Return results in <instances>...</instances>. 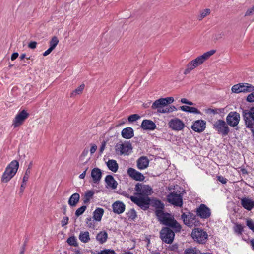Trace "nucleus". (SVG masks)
Wrapping results in <instances>:
<instances>
[{
	"label": "nucleus",
	"mask_w": 254,
	"mask_h": 254,
	"mask_svg": "<svg viewBox=\"0 0 254 254\" xmlns=\"http://www.w3.org/2000/svg\"><path fill=\"white\" fill-rule=\"evenodd\" d=\"M153 206L156 208V215L161 223L170 227L176 232L180 231L181 226L180 224L170 214L164 213L163 210L164 206L161 201L154 200L153 202Z\"/></svg>",
	"instance_id": "1"
},
{
	"label": "nucleus",
	"mask_w": 254,
	"mask_h": 254,
	"mask_svg": "<svg viewBox=\"0 0 254 254\" xmlns=\"http://www.w3.org/2000/svg\"><path fill=\"white\" fill-rule=\"evenodd\" d=\"M174 101V98L168 97L161 98L155 100L152 105L151 108L153 110L157 109L160 113H168L176 111L177 109L174 106H167Z\"/></svg>",
	"instance_id": "2"
},
{
	"label": "nucleus",
	"mask_w": 254,
	"mask_h": 254,
	"mask_svg": "<svg viewBox=\"0 0 254 254\" xmlns=\"http://www.w3.org/2000/svg\"><path fill=\"white\" fill-rule=\"evenodd\" d=\"M215 50H211L208 52L204 53L203 55L198 56L195 59L192 60L189 62L187 65V68L185 69L184 72V74H187L190 73V72L201 65L205 61H206L208 58H209L212 55L216 53Z\"/></svg>",
	"instance_id": "3"
},
{
	"label": "nucleus",
	"mask_w": 254,
	"mask_h": 254,
	"mask_svg": "<svg viewBox=\"0 0 254 254\" xmlns=\"http://www.w3.org/2000/svg\"><path fill=\"white\" fill-rule=\"evenodd\" d=\"M19 167V163L17 160H13L7 166L2 177L1 181L3 183L9 182L16 174Z\"/></svg>",
	"instance_id": "4"
},
{
	"label": "nucleus",
	"mask_w": 254,
	"mask_h": 254,
	"mask_svg": "<svg viewBox=\"0 0 254 254\" xmlns=\"http://www.w3.org/2000/svg\"><path fill=\"white\" fill-rule=\"evenodd\" d=\"M132 147L128 141L119 142L115 146L116 153L119 155H128L132 152Z\"/></svg>",
	"instance_id": "5"
},
{
	"label": "nucleus",
	"mask_w": 254,
	"mask_h": 254,
	"mask_svg": "<svg viewBox=\"0 0 254 254\" xmlns=\"http://www.w3.org/2000/svg\"><path fill=\"white\" fill-rule=\"evenodd\" d=\"M231 90L233 93H248L254 91V86L248 83H240L233 85Z\"/></svg>",
	"instance_id": "6"
},
{
	"label": "nucleus",
	"mask_w": 254,
	"mask_h": 254,
	"mask_svg": "<svg viewBox=\"0 0 254 254\" xmlns=\"http://www.w3.org/2000/svg\"><path fill=\"white\" fill-rule=\"evenodd\" d=\"M213 128L223 136H226L228 134L230 129L226 123L222 120H218L213 124Z\"/></svg>",
	"instance_id": "7"
},
{
	"label": "nucleus",
	"mask_w": 254,
	"mask_h": 254,
	"mask_svg": "<svg viewBox=\"0 0 254 254\" xmlns=\"http://www.w3.org/2000/svg\"><path fill=\"white\" fill-rule=\"evenodd\" d=\"M130 199L143 210H146L149 208L150 200L148 197L131 196Z\"/></svg>",
	"instance_id": "8"
},
{
	"label": "nucleus",
	"mask_w": 254,
	"mask_h": 254,
	"mask_svg": "<svg viewBox=\"0 0 254 254\" xmlns=\"http://www.w3.org/2000/svg\"><path fill=\"white\" fill-rule=\"evenodd\" d=\"M160 238L166 243L171 244L174 240L175 234L173 231L168 227L162 229L160 232Z\"/></svg>",
	"instance_id": "9"
},
{
	"label": "nucleus",
	"mask_w": 254,
	"mask_h": 254,
	"mask_svg": "<svg viewBox=\"0 0 254 254\" xmlns=\"http://www.w3.org/2000/svg\"><path fill=\"white\" fill-rule=\"evenodd\" d=\"M167 201L174 206L182 207L183 205V197L181 194L176 192L170 193L167 196Z\"/></svg>",
	"instance_id": "10"
},
{
	"label": "nucleus",
	"mask_w": 254,
	"mask_h": 254,
	"mask_svg": "<svg viewBox=\"0 0 254 254\" xmlns=\"http://www.w3.org/2000/svg\"><path fill=\"white\" fill-rule=\"evenodd\" d=\"M135 190L137 194L144 197H148L152 193V189L149 185L137 183L135 185Z\"/></svg>",
	"instance_id": "11"
},
{
	"label": "nucleus",
	"mask_w": 254,
	"mask_h": 254,
	"mask_svg": "<svg viewBox=\"0 0 254 254\" xmlns=\"http://www.w3.org/2000/svg\"><path fill=\"white\" fill-rule=\"evenodd\" d=\"M192 237L193 239L199 243H204L207 239V233L200 228H196L192 231Z\"/></svg>",
	"instance_id": "12"
},
{
	"label": "nucleus",
	"mask_w": 254,
	"mask_h": 254,
	"mask_svg": "<svg viewBox=\"0 0 254 254\" xmlns=\"http://www.w3.org/2000/svg\"><path fill=\"white\" fill-rule=\"evenodd\" d=\"M243 116L246 127H252V124H254V107L251 108L249 110H243Z\"/></svg>",
	"instance_id": "13"
},
{
	"label": "nucleus",
	"mask_w": 254,
	"mask_h": 254,
	"mask_svg": "<svg viewBox=\"0 0 254 254\" xmlns=\"http://www.w3.org/2000/svg\"><path fill=\"white\" fill-rule=\"evenodd\" d=\"M196 215L202 219H207L211 216V211L204 204H201L196 209Z\"/></svg>",
	"instance_id": "14"
},
{
	"label": "nucleus",
	"mask_w": 254,
	"mask_h": 254,
	"mask_svg": "<svg viewBox=\"0 0 254 254\" xmlns=\"http://www.w3.org/2000/svg\"><path fill=\"white\" fill-rule=\"evenodd\" d=\"M240 119V114L236 112H230L226 117L227 124L232 127L238 125Z\"/></svg>",
	"instance_id": "15"
},
{
	"label": "nucleus",
	"mask_w": 254,
	"mask_h": 254,
	"mask_svg": "<svg viewBox=\"0 0 254 254\" xmlns=\"http://www.w3.org/2000/svg\"><path fill=\"white\" fill-rule=\"evenodd\" d=\"M168 126L173 130L180 131L184 128L185 124L180 119L175 118L170 120Z\"/></svg>",
	"instance_id": "16"
},
{
	"label": "nucleus",
	"mask_w": 254,
	"mask_h": 254,
	"mask_svg": "<svg viewBox=\"0 0 254 254\" xmlns=\"http://www.w3.org/2000/svg\"><path fill=\"white\" fill-rule=\"evenodd\" d=\"M28 113L24 110L18 113L13 121L12 126L14 127L15 128L22 125L24 121L28 117Z\"/></svg>",
	"instance_id": "17"
},
{
	"label": "nucleus",
	"mask_w": 254,
	"mask_h": 254,
	"mask_svg": "<svg viewBox=\"0 0 254 254\" xmlns=\"http://www.w3.org/2000/svg\"><path fill=\"white\" fill-rule=\"evenodd\" d=\"M181 218L185 224L190 227H192L194 223L195 216L190 212H188L187 214L183 213Z\"/></svg>",
	"instance_id": "18"
},
{
	"label": "nucleus",
	"mask_w": 254,
	"mask_h": 254,
	"mask_svg": "<svg viewBox=\"0 0 254 254\" xmlns=\"http://www.w3.org/2000/svg\"><path fill=\"white\" fill-rule=\"evenodd\" d=\"M127 174L130 177L136 181H142L145 179V177L141 173L131 167L127 169Z\"/></svg>",
	"instance_id": "19"
},
{
	"label": "nucleus",
	"mask_w": 254,
	"mask_h": 254,
	"mask_svg": "<svg viewBox=\"0 0 254 254\" xmlns=\"http://www.w3.org/2000/svg\"><path fill=\"white\" fill-rule=\"evenodd\" d=\"M206 127V122L203 120L196 121L191 126V128L197 132H202Z\"/></svg>",
	"instance_id": "20"
},
{
	"label": "nucleus",
	"mask_w": 254,
	"mask_h": 254,
	"mask_svg": "<svg viewBox=\"0 0 254 254\" xmlns=\"http://www.w3.org/2000/svg\"><path fill=\"white\" fill-rule=\"evenodd\" d=\"M242 206L247 210L250 211L254 207V201L248 197H243L241 199Z\"/></svg>",
	"instance_id": "21"
},
{
	"label": "nucleus",
	"mask_w": 254,
	"mask_h": 254,
	"mask_svg": "<svg viewBox=\"0 0 254 254\" xmlns=\"http://www.w3.org/2000/svg\"><path fill=\"white\" fill-rule=\"evenodd\" d=\"M112 208L114 213L119 214L124 212L125 205L123 202L117 201L113 204Z\"/></svg>",
	"instance_id": "22"
},
{
	"label": "nucleus",
	"mask_w": 254,
	"mask_h": 254,
	"mask_svg": "<svg viewBox=\"0 0 254 254\" xmlns=\"http://www.w3.org/2000/svg\"><path fill=\"white\" fill-rule=\"evenodd\" d=\"M149 163V161L146 157L142 156L137 161V167L140 170H143L148 167Z\"/></svg>",
	"instance_id": "23"
},
{
	"label": "nucleus",
	"mask_w": 254,
	"mask_h": 254,
	"mask_svg": "<svg viewBox=\"0 0 254 254\" xmlns=\"http://www.w3.org/2000/svg\"><path fill=\"white\" fill-rule=\"evenodd\" d=\"M141 127L145 130H154L156 128L155 124L151 120H144L141 125Z\"/></svg>",
	"instance_id": "24"
},
{
	"label": "nucleus",
	"mask_w": 254,
	"mask_h": 254,
	"mask_svg": "<svg viewBox=\"0 0 254 254\" xmlns=\"http://www.w3.org/2000/svg\"><path fill=\"white\" fill-rule=\"evenodd\" d=\"M91 175L94 183H98L102 177L101 170L98 168H95L92 170Z\"/></svg>",
	"instance_id": "25"
},
{
	"label": "nucleus",
	"mask_w": 254,
	"mask_h": 254,
	"mask_svg": "<svg viewBox=\"0 0 254 254\" xmlns=\"http://www.w3.org/2000/svg\"><path fill=\"white\" fill-rule=\"evenodd\" d=\"M105 181L109 188L112 189L117 188L118 183L112 175H107L105 178Z\"/></svg>",
	"instance_id": "26"
},
{
	"label": "nucleus",
	"mask_w": 254,
	"mask_h": 254,
	"mask_svg": "<svg viewBox=\"0 0 254 254\" xmlns=\"http://www.w3.org/2000/svg\"><path fill=\"white\" fill-rule=\"evenodd\" d=\"M121 134L123 138L130 139L133 136L134 131L132 128L127 127L122 130Z\"/></svg>",
	"instance_id": "27"
},
{
	"label": "nucleus",
	"mask_w": 254,
	"mask_h": 254,
	"mask_svg": "<svg viewBox=\"0 0 254 254\" xmlns=\"http://www.w3.org/2000/svg\"><path fill=\"white\" fill-rule=\"evenodd\" d=\"M106 164L108 169L111 171L116 173L118 171L119 165L115 160H109Z\"/></svg>",
	"instance_id": "28"
},
{
	"label": "nucleus",
	"mask_w": 254,
	"mask_h": 254,
	"mask_svg": "<svg viewBox=\"0 0 254 254\" xmlns=\"http://www.w3.org/2000/svg\"><path fill=\"white\" fill-rule=\"evenodd\" d=\"M80 199V195L78 193H73L69 198L68 203L71 206H75Z\"/></svg>",
	"instance_id": "29"
},
{
	"label": "nucleus",
	"mask_w": 254,
	"mask_h": 254,
	"mask_svg": "<svg viewBox=\"0 0 254 254\" xmlns=\"http://www.w3.org/2000/svg\"><path fill=\"white\" fill-rule=\"evenodd\" d=\"M107 238L108 234L105 231H101L96 236V240L101 244L105 243Z\"/></svg>",
	"instance_id": "30"
},
{
	"label": "nucleus",
	"mask_w": 254,
	"mask_h": 254,
	"mask_svg": "<svg viewBox=\"0 0 254 254\" xmlns=\"http://www.w3.org/2000/svg\"><path fill=\"white\" fill-rule=\"evenodd\" d=\"M30 171L27 169L22 179V183L20 186V193L22 194L25 187L26 183L28 180Z\"/></svg>",
	"instance_id": "31"
},
{
	"label": "nucleus",
	"mask_w": 254,
	"mask_h": 254,
	"mask_svg": "<svg viewBox=\"0 0 254 254\" xmlns=\"http://www.w3.org/2000/svg\"><path fill=\"white\" fill-rule=\"evenodd\" d=\"M104 213V210L102 208H97L93 212L94 220L100 221L101 220Z\"/></svg>",
	"instance_id": "32"
},
{
	"label": "nucleus",
	"mask_w": 254,
	"mask_h": 254,
	"mask_svg": "<svg viewBox=\"0 0 254 254\" xmlns=\"http://www.w3.org/2000/svg\"><path fill=\"white\" fill-rule=\"evenodd\" d=\"M79 239L83 243L88 242L90 239L89 233L88 231L81 232L79 235Z\"/></svg>",
	"instance_id": "33"
},
{
	"label": "nucleus",
	"mask_w": 254,
	"mask_h": 254,
	"mask_svg": "<svg viewBox=\"0 0 254 254\" xmlns=\"http://www.w3.org/2000/svg\"><path fill=\"white\" fill-rule=\"evenodd\" d=\"M180 108L181 110L185 112L193 113L198 114L199 113V111L195 107H190L188 106H182L180 107Z\"/></svg>",
	"instance_id": "34"
},
{
	"label": "nucleus",
	"mask_w": 254,
	"mask_h": 254,
	"mask_svg": "<svg viewBox=\"0 0 254 254\" xmlns=\"http://www.w3.org/2000/svg\"><path fill=\"white\" fill-rule=\"evenodd\" d=\"M85 88L84 84H81L76 89L73 91L70 94V97L72 98L75 97L77 95L81 94Z\"/></svg>",
	"instance_id": "35"
},
{
	"label": "nucleus",
	"mask_w": 254,
	"mask_h": 254,
	"mask_svg": "<svg viewBox=\"0 0 254 254\" xmlns=\"http://www.w3.org/2000/svg\"><path fill=\"white\" fill-rule=\"evenodd\" d=\"M87 152L88 151H86V153H85V152L84 151L80 156L79 163L82 166L85 165L90 159V157H87L86 156Z\"/></svg>",
	"instance_id": "36"
},
{
	"label": "nucleus",
	"mask_w": 254,
	"mask_h": 254,
	"mask_svg": "<svg viewBox=\"0 0 254 254\" xmlns=\"http://www.w3.org/2000/svg\"><path fill=\"white\" fill-rule=\"evenodd\" d=\"M94 194V192L92 190H89V191H87L85 194L84 203V204L88 203L89 202L91 198H92Z\"/></svg>",
	"instance_id": "37"
},
{
	"label": "nucleus",
	"mask_w": 254,
	"mask_h": 254,
	"mask_svg": "<svg viewBox=\"0 0 254 254\" xmlns=\"http://www.w3.org/2000/svg\"><path fill=\"white\" fill-rule=\"evenodd\" d=\"M59 42L58 38L56 36H53L50 41V47L54 50L58 45Z\"/></svg>",
	"instance_id": "38"
},
{
	"label": "nucleus",
	"mask_w": 254,
	"mask_h": 254,
	"mask_svg": "<svg viewBox=\"0 0 254 254\" xmlns=\"http://www.w3.org/2000/svg\"><path fill=\"white\" fill-rule=\"evenodd\" d=\"M67 243L72 246H77V239L74 236L70 237L67 240Z\"/></svg>",
	"instance_id": "39"
},
{
	"label": "nucleus",
	"mask_w": 254,
	"mask_h": 254,
	"mask_svg": "<svg viewBox=\"0 0 254 254\" xmlns=\"http://www.w3.org/2000/svg\"><path fill=\"white\" fill-rule=\"evenodd\" d=\"M224 35V34L223 32L216 33L213 35L212 39L214 42H216V41L222 39Z\"/></svg>",
	"instance_id": "40"
},
{
	"label": "nucleus",
	"mask_w": 254,
	"mask_h": 254,
	"mask_svg": "<svg viewBox=\"0 0 254 254\" xmlns=\"http://www.w3.org/2000/svg\"><path fill=\"white\" fill-rule=\"evenodd\" d=\"M86 206L84 205L78 208L75 211V215L78 217L82 215L86 209Z\"/></svg>",
	"instance_id": "41"
},
{
	"label": "nucleus",
	"mask_w": 254,
	"mask_h": 254,
	"mask_svg": "<svg viewBox=\"0 0 254 254\" xmlns=\"http://www.w3.org/2000/svg\"><path fill=\"white\" fill-rule=\"evenodd\" d=\"M210 13V10L209 9H205L201 12L200 16L199 18L200 20L209 15Z\"/></svg>",
	"instance_id": "42"
},
{
	"label": "nucleus",
	"mask_w": 254,
	"mask_h": 254,
	"mask_svg": "<svg viewBox=\"0 0 254 254\" xmlns=\"http://www.w3.org/2000/svg\"><path fill=\"white\" fill-rule=\"evenodd\" d=\"M94 220L91 217L86 218V224L89 228H93L94 227L95 223Z\"/></svg>",
	"instance_id": "43"
},
{
	"label": "nucleus",
	"mask_w": 254,
	"mask_h": 254,
	"mask_svg": "<svg viewBox=\"0 0 254 254\" xmlns=\"http://www.w3.org/2000/svg\"><path fill=\"white\" fill-rule=\"evenodd\" d=\"M235 232L239 234H241L243 231V227L241 224H237L234 228Z\"/></svg>",
	"instance_id": "44"
},
{
	"label": "nucleus",
	"mask_w": 254,
	"mask_h": 254,
	"mask_svg": "<svg viewBox=\"0 0 254 254\" xmlns=\"http://www.w3.org/2000/svg\"><path fill=\"white\" fill-rule=\"evenodd\" d=\"M140 118V116L137 114H132L128 117V120L130 122L136 121Z\"/></svg>",
	"instance_id": "45"
},
{
	"label": "nucleus",
	"mask_w": 254,
	"mask_h": 254,
	"mask_svg": "<svg viewBox=\"0 0 254 254\" xmlns=\"http://www.w3.org/2000/svg\"><path fill=\"white\" fill-rule=\"evenodd\" d=\"M247 225L251 230L254 232V222L252 220L250 219H247Z\"/></svg>",
	"instance_id": "46"
},
{
	"label": "nucleus",
	"mask_w": 254,
	"mask_h": 254,
	"mask_svg": "<svg viewBox=\"0 0 254 254\" xmlns=\"http://www.w3.org/2000/svg\"><path fill=\"white\" fill-rule=\"evenodd\" d=\"M185 254H199V252L194 249H188L185 251Z\"/></svg>",
	"instance_id": "47"
},
{
	"label": "nucleus",
	"mask_w": 254,
	"mask_h": 254,
	"mask_svg": "<svg viewBox=\"0 0 254 254\" xmlns=\"http://www.w3.org/2000/svg\"><path fill=\"white\" fill-rule=\"evenodd\" d=\"M128 217L132 220L134 219L137 216L136 212L134 209L130 210L128 212Z\"/></svg>",
	"instance_id": "48"
},
{
	"label": "nucleus",
	"mask_w": 254,
	"mask_h": 254,
	"mask_svg": "<svg viewBox=\"0 0 254 254\" xmlns=\"http://www.w3.org/2000/svg\"><path fill=\"white\" fill-rule=\"evenodd\" d=\"M254 13V5L252 7L248 9L245 12V16H249Z\"/></svg>",
	"instance_id": "49"
},
{
	"label": "nucleus",
	"mask_w": 254,
	"mask_h": 254,
	"mask_svg": "<svg viewBox=\"0 0 254 254\" xmlns=\"http://www.w3.org/2000/svg\"><path fill=\"white\" fill-rule=\"evenodd\" d=\"M247 101L249 102H254V92H253L247 96Z\"/></svg>",
	"instance_id": "50"
},
{
	"label": "nucleus",
	"mask_w": 254,
	"mask_h": 254,
	"mask_svg": "<svg viewBox=\"0 0 254 254\" xmlns=\"http://www.w3.org/2000/svg\"><path fill=\"white\" fill-rule=\"evenodd\" d=\"M99 254H115V253L113 250H105L101 251Z\"/></svg>",
	"instance_id": "51"
},
{
	"label": "nucleus",
	"mask_w": 254,
	"mask_h": 254,
	"mask_svg": "<svg viewBox=\"0 0 254 254\" xmlns=\"http://www.w3.org/2000/svg\"><path fill=\"white\" fill-rule=\"evenodd\" d=\"M68 220L69 219L68 217H64L61 221L62 226L63 227L67 225L68 222Z\"/></svg>",
	"instance_id": "52"
},
{
	"label": "nucleus",
	"mask_w": 254,
	"mask_h": 254,
	"mask_svg": "<svg viewBox=\"0 0 254 254\" xmlns=\"http://www.w3.org/2000/svg\"><path fill=\"white\" fill-rule=\"evenodd\" d=\"M218 180L223 184H225L227 182V179L222 176H217Z\"/></svg>",
	"instance_id": "53"
},
{
	"label": "nucleus",
	"mask_w": 254,
	"mask_h": 254,
	"mask_svg": "<svg viewBox=\"0 0 254 254\" xmlns=\"http://www.w3.org/2000/svg\"><path fill=\"white\" fill-rule=\"evenodd\" d=\"M91 148L90 150V152L91 154H93L96 152V151L97 149V146L96 145H95L94 144H91Z\"/></svg>",
	"instance_id": "54"
},
{
	"label": "nucleus",
	"mask_w": 254,
	"mask_h": 254,
	"mask_svg": "<svg viewBox=\"0 0 254 254\" xmlns=\"http://www.w3.org/2000/svg\"><path fill=\"white\" fill-rule=\"evenodd\" d=\"M37 45V43L36 42H31L29 43L28 45V47L31 49H34L36 48Z\"/></svg>",
	"instance_id": "55"
},
{
	"label": "nucleus",
	"mask_w": 254,
	"mask_h": 254,
	"mask_svg": "<svg viewBox=\"0 0 254 254\" xmlns=\"http://www.w3.org/2000/svg\"><path fill=\"white\" fill-rule=\"evenodd\" d=\"M53 50V49L49 47V48L48 50H47L45 52L43 53V55L44 56H47V55L50 54Z\"/></svg>",
	"instance_id": "56"
},
{
	"label": "nucleus",
	"mask_w": 254,
	"mask_h": 254,
	"mask_svg": "<svg viewBox=\"0 0 254 254\" xmlns=\"http://www.w3.org/2000/svg\"><path fill=\"white\" fill-rule=\"evenodd\" d=\"M88 169V167H87L86 168L85 170L79 175L80 179H83L85 178L86 174V171H87Z\"/></svg>",
	"instance_id": "57"
},
{
	"label": "nucleus",
	"mask_w": 254,
	"mask_h": 254,
	"mask_svg": "<svg viewBox=\"0 0 254 254\" xmlns=\"http://www.w3.org/2000/svg\"><path fill=\"white\" fill-rule=\"evenodd\" d=\"M18 55H19V54L18 53H17V52L13 53L11 55V60L12 61L15 60L18 57Z\"/></svg>",
	"instance_id": "58"
},
{
	"label": "nucleus",
	"mask_w": 254,
	"mask_h": 254,
	"mask_svg": "<svg viewBox=\"0 0 254 254\" xmlns=\"http://www.w3.org/2000/svg\"><path fill=\"white\" fill-rule=\"evenodd\" d=\"M188 100L186 98H182L181 99L180 102L183 104H187Z\"/></svg>",
	"instance_id": "59"
},
{
	"label": "nucleus",
	"mask_w": 254,
	"mask_h": 254,
	"mask_svg": "<svg viewBox=\"0 0 254 254\" xmlns=\"http://www.w3.org/2000/svg\"><path fill=\"white\" fill-rule=\"evenodd\" d=\"M105 142L102 144V146L100 147V151L102 152L105 149Z\"/></svg>",
	"instance_id": "60"
},
{
	"label": "nucleus",
	"mask_w": 254,
	"mask_h": 254,
	"mask_svg": "<svg viewBox=\"0 0 254 254\" xmlns=\"http://www.w3.org/2000/svg\"><path fill=\"white\" fill-rule=\"evenodd\" d=\"M250 243L253 250H254V239L251 240Z\"/></svg>",
	"instance_id": "61"
},
{
	"label": "nucleus",
	"mask_w": 254,
	"mask_h": 254,
	"mask_svg": "<svg viewBox=\"0 0 254 254\" xmlns=\"http://www.w3.org/2000/svg\"><path fill=\"white\" fill-rule=\"evenodd\" d=\"M25 58H26V54H22L20 57V58L21 60L24 59Z\"/></svg>",
	"instance_id": "62"
},
{
	"label": "nucleus",
	"mask_w": 254,
	"mask_h": 254,
	"mask_svg": "<svg viewBox=\"0 0 254 254\" xmlns=\"http://www.w3.org/2000/svg\"><path fill=\"white\" fill-rule=\"evenodd\" d=\"M32 166V162H31L30 163V164H29V165H28V169H28V170H29V171H30V168H31Z\"/></svg>",
	"instance_id": "63"
},
{
	"label": "nucleus",
	"mask_w": 254,
	"mask_h": 254,
	"mask_svg": "<svg viewBox=\"0 0 254 254\" xmlns=\"http://www.w3.org/2000/svg\"><path fill=\"white\" fill-rule=\"evenodd\" d=\"M187 104L189 105H192L193 104V103L192 102L188 101Z\"/></svg>",
	"instance_id": "64"
}]
</instances>
